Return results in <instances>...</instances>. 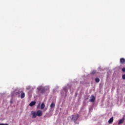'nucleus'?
<instances>
[{
    "label": "nucleus",
    "instance_id": "nucleus-9",
    "mask_svg": "<svg viewBox=\"0 0 125 125\" xmlns=\"http://www.w3.org/2000/svg\"><path fill=\"white\" fill-rule=\"evenodd\" d=\"M36 104V102L33 101V102H31L30 104H29V106H33L34 105H35Z\"/></svg>",
    "mask_w": 125,
    "mask_h": 125
},
{
    "label": "nucleus",
    "instance_id": "nucleus-2",
    "mask_svg": "<svg viewBox=\"0 0 125 125\" xmlns=\"http://www.w3.org/2000/svg\"><path fill=\"white\" fill-rule=\"evenodd\" d=\"M68 88H69L68 84L62 87V90L61 91V96L65 97L67 96Z\"/></svg>",
    "mask_w": 125,
    "mask_h": 125
},
{
    "label": "nucleus",
    "instance_id": "nucleus-20",
    "mask_svg": "<svg viewBox=\"0 0 125 125\" xmlns=\"http://www.w3.org/2000/svg\"><path fill=\"white\" fill-rule=\"evenodd\" d=\"M0 125H8V124H0Z\"/></svg>",
    "mask_w": 125,
    "mask_h": 125
},
{
    "label": "nucleus",
    "instance_id": "nucleus-18",
    "mask_svg": "<svg viewBox=\"0 0 125 125\" xmlns=\"http://www.w3.org/2000/svg\"><path fill=\"white\" fill-rule=\"evenodd\" d=\"M122 78H123V79L125 80V74L123 75Z\"/></svg>",
    "mask_w": 125,
    "mask_h": 125
},
{
    "label": "nucleus",
    "instance_id": "nucleus-7",
    "mask_svg": "<svg viewBox=\"0 0 125 125\" xmlns=\"http://www.w3.org/2000/svg\"><path fill=\"white\" fill-rule=\"evenodd\" d=\"M95 97L93 95H92L91 96V99L89 101V102H94L95 101Z\"/></svg>",
    "mask_w": 125,
    "mask_h": 125
},
{
    "label": "nucleus",
    "instance_id": "nucleus-6",
    "mask_svg": "<svg viewBox=\"0 0 125 125\" xmlns=\"http://www.w3.org/2000/svg\"><path fill=\"white\" fill-rule=\"evenodd\" d=\"M31 114L32 115V117L34 118H35L37 117V113H36L34 111H32L31 112Z\"/></svg>",
    "mask_w": 125,
    "mask_h": 125
},
{
    "label": "nucleus",
    "instance_id": "nucleus-1",
    "mask_svg": "<svg viewBox=\"0 0 125 125\" xmlns=\"http://www.w3.org/2000/svg\"><path fill=\"white\" fill-rule=\"evenodd\" d=\"M50 86H45L43 87L42 85L38 86L37 90L38 93L42 95L44 94H47L49 92Z\"/></svg>",
    "mask_w": 125,
    "mask_h": 125
},
{
    "label": "nucleus",
    "instance_id": "nucleus-21",
    "mask_svg": "<svg viewBox=\"0 0 125 125\" xmlns=\"http://www.w3.org/2000/svg\"><path fill=\"white\" fill-rule=\"evenodd\" d=\"M77 93H75V95H76V96H77Z\"/></svg>",
    "mask_w": 125,
    "mask_h": 125
},
{
    "label": "nucleus",
    "instance_id": "nucleus-22",
    "mask_svg": "<svg viewBox=\"0 0 125 125\" xmlns=\"http://www.w3.org/2000/svg\"><path fill=\"white\" fill-rule=\"evenodd\" d=\"M38 105H40V104H38Z\"/></svg>",
    "mask_w": 125,
    "mask_h": 125
},
{
    "label": "nucleus",
    "instance_id": "nucleus-13",
    "mask_svg": "<svg viewBox=\"0 0 125 125\" xmlns=\"http://www.w3.org/2000/svg\"><path fill=\"white\" fill-rule=\"evenodd\" d=\"M45 107V104H44V103H42L41 104V109H44Z\"/></svg>",
    "mask_w": 125,
    "mask_h": 125
},
{
    "label": "nucleus",
    "instance_id": "nucleus-3",
    "mask_svg": "<svg viewBox=\"0 0 125 125\" xmlns=\"http://www.w3.org/2000/svg\"><path fill=\"white\" fill-rule=\"evenodd\" d=\"M79 117V115H75L72 116L71 121L74 122L75 124H79V122L77 121Z\"/></svg>",
    "mask_w": 125,
    "mask_h": 125
},
{
    "label": "nucleus",
    "instance_id": "nucleus-15",
    "mask_svg": "<svg viewBox=\"0 0 125 125\" xmlns=\"http://www.w3.org/2000/svg\"><path fill=\"white\" fill-rule=\"evenodd\" d=\"M59 88V87L58 86H57L55 87V88L53 90L54 92H56V90L57 89H58Z\"/></svg>",
    "mask_w": 125,
    "mask_h": 125
},
{
    "label": "nucleus",
    "instance_id": "nucleus-12",
    "mask_svg": "<svg viewBox=\"0 0 125 125\" xmlns=\"http://www.w3.org/2000/svg\"><path fill=\"white\" fill-rule=\"evenodd\" d=\"M113 117H111L108 121V123L109 124H111L112 123L113 121Z\"/></svg>",
    "mask_w": 125,
    "mask_h": 125
},
{
    "label": "nucleus",
    "instance_id": "nucleus-14",
    "mask_svg": "<svg viewBox=\"0 0 125 125\" xmlns=\"http://www.w3.org/2000/svg\"><path fill=\"white\" fill-rule=\"evenodd\" d=\"M95 82L97 83H98L100 82V79L98 78H96L95 79Z\"/></svg>",
    "mask_w": 125,
    "mask_h": 125
},
{
    "label": "nucleus",
    "instance_id": "nucleus-16",
    "mask_svg": "<svg viewBox=\"0 0 125 125\" xmlns=\"http://www.w3.org/2000/svg\"><path fill=\"white\" fill-rule=\"evenodd\" d=\"M30 88H31L30 86H28L26 87V89L29 90V89H30Z\"/></svg>",
    "mask_w": 125,
    "mask_h": 125
},
{
    "label": "nucleus",
    "instance_id": "nucleus-10",
    "mask_svg": "<svg viewBox=\"0 0 125 125\" xmlns=\"http://www.w3.org/2000/svg\"><path fill=\"white\" fill-rule=\"evenodd\" d=\"M55 106V104H54L53 103H52L51 105H50V108H51V110L54 108Z\"/></svg>",
    "mask_w": 125,
    "mask_h": 125
},
{
    "label": "nucleus",
    "instance_id": "nucleus-19",
    "mask_svg": "<svg viewBox=\"0 0 125 125\" xmlns=\"http://www.w3.org/2000/svg\"><path fill=\"white\" fill-rule=\"evenodd\" d=\"M122 71H123V72H125V68H123L122 69Z\"/></svg>",
    "mask_w": 125,
    "mask_h": 125
},
{
    "label": "nucleus",
    "instance_id": "nucleus-17",
    "mask_svg": "<svg viewBox=\"0 0 125 125\" xmlns=\"http://www.w3.org/2000/svg\"><path fill=\"white\" fill-rule=\"evenodd\" d=\"M95 73H96V71L95 70L93 71L92 72V74H95Z\"/></svg>",
    "mask_w": 125,
    "mask_h": 125
},
{
    "label": "nucleus",
    "instance_id": "nucleus-11",
    "mask_svg": "<svg viewBox=\"0 0 125 125\" xmlns=\"http://www.w3.org/2000/svg\"><path fill=\"white\" fill-rule=\"evenodd\" d=\"M121 63L123 64L125 62V59L124 58H121L120 59Z\"/></svg>",
    "mask_w": 125,
    "mask_h": 125
},
{
    "label": "nucleus",
    "instance_id": "nucleus-8",
    "mask_svg": "<svg viewBox=\"0 0 125 125\" xmlns=\"http://www.w3.org/2000/svg\"><path fill=\"white\" fill-rule=\"evenodd\" d=\"M124 121H125V118H123V119H121V120L119 121V123H118V124H119V125L122 124V123H124Z\"/></svg>",
    "mask_w": 125,
    "mask_h": 125
},
{
    "label": "nucleus",
    "instance_id": "nucleus-5",
    "mask_svg": "<svg viewBox=\"0 0 125 125\" xmlns=\"http://www.w3.org/2000/svg\"><path fill=\"white\" fill-rule=\"evenodd\" d=\"M36 113H37V115L39 117H40L42 115V111L41 110L38 111Z\"/></svg>",
    "mask_w": 125,
    "mask_h": 125
},
{
    "label": "nucleus",
    "instance_id": "nucleus-4",
    "mask_svg": "<svg viewBox=\"0 0 125 125\" xmlns=\"http://www.w3.org/2000/svg\"><path fill=\"white\" fill-rule=\"evenodd\" d=\"M20 93H21V99L24 98V97H25V94H24V93H23L22 91L21 92H20V91L17 92H16V95H19Z\"/></svg>",
    "mask_w": 125,
    "mask_h": 125
}]
</instances>
